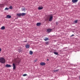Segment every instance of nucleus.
I'll list each match as a JSON object with an SVG mask.
<instances>
[{"mask_svg":"<svg viewBox=\"0 0 80 80\" xmlns=\"http://www.w3.org/2000/svg\"><path fill=\"white\" fill-rule=\"evenodd\" d=\"M78 1V0H72V2L73 3H75L77 2Z\"/></svg>","mask_w":80,"mask_h":80,"instance_id":"nucleus-4","label":"nucleus"},{"mask_svg":"<svg viewBox=\"0 0 80 80\" xmlns=\"http://www.w3.org/2000/svg\"><path fill=\"white\" fill-rule=\"evenodd\" d=\"M27 74H23V75H22V76H27Z\"/></svg>","mask_w":80,"mask_h":80,"instance_id":"nucleus-23","label":"nucleus"},{"mask_svg":"<svg viewBox=\"0 0 80 80\" xmlns=\"http://www.w3.org/2000/svg\"><path fill=\"white\" fill-rule=\"evenodd\" d=\"M56 24L57 25H58V23L56 22Z\"/></svg>","mask_w":80,"mask_h":80,"instance_id":"nucleus-27","label":"nucleus"},{"mask_svg":"<svg viewBox=\"0 0 80 80\" xmlns=\"http://www.w3.org/2000/svg\"><path fill=\"white\" fill-rule=\"evenodd\" d=\"M22 11H25V8H24L23 9H22Z\"/></svg>","mask_w":80,"mask_h":80,"instance_id":"nucleus-21","label":"nucleus"},{"mask_svg":"<svg viewBox=\"0 0 80 80\" xmlns=\"http://www.w3.org/2000/svg\"><path fill=\"white\" fill-rule=\"evenodd\" d=\"M11 67V66L10 65L7 64L6 65V67L8 68V67Z\"/></svg>","mask_w":80,"mask_h":80,"instance_id":"nucleus-11","label":"nucleus"},{"mask_svg":"<svg viewBox=\"0 0 80 80\" xmlns=\"http://www.w3.org/2000/svg\"><path fill=\"white\" fill-rule=\"evenodd\" d=\"M43 9V8H40V7H39L38 8V10H42Z\"/></svg>","mask_w":80,"mask_h":80,"instance_id":"nucleus-17","label":"nucleus"},{"mask_svg":"<svg viewBox=\"0 0 80 80\" xmlns=\"http://www.w3.org/2000/svg\"><path fill=\"white\" fill-rule=\"evenodd\" d=\"M25 47H26V48H30V45L28 44L26 45V46H25Z\"/></svg>","mask_w":80,"mask_h":80,"instance_id":"nucleus-6","label":"nucleus"},{"mask_svg":"<svg viewBox=\"0 0 80 80\" xmlns=\"http://www.w3.org/2000/svg\"><path fill=\"white\" fill-rule=\"evenodd\" d=\"M24 42H27V41H25Z\"/></svg>","mask_w":80,"mask_h":80,"instance_id":"nucleus-31","label":"nucleus"},{"mask_svg":"<svg viewBox=\"0 0 80 80\" xmlns=\"http://www.w3.org/2000/svg\"><path fill=\"white\" fill-rule=\"evenodd\" d=\"M52 18H53V16H51L49 17V22L51 21L52 20Z\"/></svg>","mask_w":80,"mask_h":80,"instance_id":"nucleus-2","label":"nucleus"},{"mask_svg":"<svg viewBox=\"0 0 80 80\" xmlns=\"http://www.w3.org/2000/svg\"><path fill=\"white\" fill-rule=\"evenodd\" d=\"M5 29V27L4 26H3L1 28V29L4 30Z\"/></svg>","mask_w":80,"mask_h":80,"instance_id":"nucleus-14","label":"nucleus"},{"mask_svg":"<svg viewBox=\"0 0 80 80\" xmlns=\"http://www.w3.org/2000/svg\"><path fill=\"white\" fill-rule=\"evenodd\" d=\"M46 63L44 62H42L40 63V65L41 66H44L45 65Z\"/></svg>","mask_w":80,"mask_h":80,"instance_id":"nucleus-7","label":"nucleus"},{"mask_svg":"<svg viewBox=\"0 0 80 80\" xmlns=\"http://www.w3.org/2000/svg\"><path fill=\"white\" fill-rule=\"evenodd\" d=\"M47 61H48V60H49V59H47Z\"/></svg>","mask_w":80,"mask_h":80,"instance_id":"nucleus-30","label":"nucleus"},{"mask_svg":"<svg viewBox=\"0 0 80 80\" xmlns=\"http://www.w3.org/2000/svg\"><path fill=\"white\" fill-rule=\"evenodd\" d=\"M59 71V69H58L57 70H54V72H57Z\"/></svg>","mask_w":80,"mask_h":80,"instance_id":"nucleus-20","label":"nucleus"},{"mask_svg":"<svg viewBox=\"0 0 80 80\" xmlns=\"http://www.w3.org/2000/svg\"><path fill=\"white\" fill-rule=\"evenodd\" d=\"M49 40L48 38H45V39H44V40L45 41H47V40Z\"/></svg>","mask_w":80,"mask_h":80,"instance_id":"nucleus-16","label":"nucleus"},{"mask_svg":"<svg viewBox=\"0 0 80 80\" xmlns=\"http://www.w3.org/2000/svg\"><path fill=\"white\" fill-rule=\"evenodd\" d=\"M37 61V59H36V60H34V62H36Z\"/></svg>","mask_w":80,"mask_h":80,"instance_id":"nucleus-26","label":"nucleus"},{"mask_svg":"<svg viewBox=\"0 0 80 80\" xmlns=\"http://www.w3.org/2000/svg\"><path fill=\"white\" fill-rule=\"evenodd\" d=\"M45 43L46 44H48V43H49V42H45Z\"/></svg>","mask_w":80,"mask_h":80,"instance_id":"nucleus-25","label":"nucleus"},{"mask_svg":"<svg viewBox=\"0 0 80 80\" xmlns=\"http://www.w3.org/2000/svg\"><path fill=\"white\" fill-rule=\"evenodd\" d=\"M52 30L50 29H47V31L48 32H50L52 31Z\"/></svg>","mask_w":80,"mask_h":80,"instance_id":"nucleus-8","label":"nucleus"},{"mask_svg":"<svg viewBox=\"0 0 80 80\" xmlns=\"http://www.w3.org/2000/svg\"><path fill=\"white\" fill-rule=\"evenodd\" d=\"M12 65L13 66V69L14 70L16 68V66L15 64L14 63H13Z\"/></svg>","mask_w":80,"mask_h":80,"instance_id":"nucleus-5","label":"nucleus"},{"mask_svg":"<svg viewBox=\"0 0 80 80\" xmlns=\"http://www.w3.org/2000/svg\"><path fill=\"white\" fill-rule=\"evenodd\" d=\"M15 62H16V64H17V63H18V64H19L20 62V61L19 60H16L15 61Z\"/></svg>","mask_w":80,"mask_h":80,"instance_id":"nucleus-3","label":"nucleus"},{"mask_svg":"<svg viewBox=\"0 0 80 80\" xmlns=\"http://www.w3.org/2000/svg\"><path fill=\"white\" fill-rule=\"evenodd\" d=\"M78 20H76L75 21H74V23H77L78 22Z\"/></svg>","mask_w":80,"mask_h":80,"instance_id":"nucleus-22","label":"nucleus"},{"mask_svg":"<svg viewBox=\"0 0 80 80\" xmlns=\"http://www.w3.org/2000/svg\"><path fill=\"white\" fill-rule=\"evenodd\" d=\"M1 50H2L0 48V52H1Z\"/></svg>","mask_w":80,"mask_h":80,"instance_id":"nucleus-29","label":"nucleus"},{"mask_svg":"<svg viewBox=\"0 0 80 80\" xmlns=\"http://www.w3.org/2000/svg\"><path fill=\"white\" fill-rule=\"evenodd\" d=\"M9 8L10 9H12V6H10Z\"/></svg>","mask_w":80,"mask_h":80,"instance_id":"nucleus-24","label":"nucleus"},{"mask_svg":"<svg viewBox=\"0 0 80 80\" xmlns=\"http://www.w3.org/2000/svg\"><path fill=\"white\" fill-rule=\"evenodd\" d=\"M17 16L18 17H20L21 16V13L17 14Z\"/></svg>","mask_w":80,"mask_h":80,"instance_id":"nucleus-13","label":"nucleus"},{"mask_svg":"<svg viewBox=\"0 0 80 80\" xmlns=\"http://www.w3.org/2000/svg\"><path fill=\"white\" fill-rule=\"evenodd\" d=\"M79 78H80V76H79Z\"/></svg>","mask_w":80,"mask_h":80,"instance_id":"nucleus-32","label":"nucleus"},{"mask_svg":"<svg viewBox=\"0 0 80 80\" xmlns=\"http://www.w3.org/2000/svg\"><path fill=\"white\" fill-rule=\"evenodd\" d=\"M6 62L5 60L3 58H0V62L2 63H4Z\"/></svg>","mask_w":80,"mask_h":80,"instance_id":"nucleus-1","label":"nucleus"},{"mask_svg":"<svg viewBox=\"0 0 80 80\" xmlns=\"http://www.w3.org/2000/svg\"><path fill=\"white\" fill-rule=\"evenodd\" d=\"M74 36V35H73V34H72V35H71V37H72V36Z\"/></svg>","mask_w":80,"mask_h":80,"instance_id":"nucleus-28","label":"nucleus"},{"mask_svg":"<svg viewBox=\"0 0 80 80\" xmlns=\"http://www.w3.org/2000/svg\"><path fill=\"white\" fill-rule=\"evenodd\" d=\"M33 54V52L32 51H29V54H30V55H32Z\"/></svg>","mask_w":80,"mask_h":80,"instance_id":"nucleus-15","label":"nucleus"},{"mask_svg":"<svg viewBox=\"0 0 80 80\" xmlns=\"http://www.w3.org/2000/svg\"><path fill=\"white\" fill-rule=\"evenodd\" d=\"M21 16H23L26 15V13H21Z\"/></svg>","mask_w":80,"mask_h":80,"instance_id":"nucleus-10","label":"nucleus"},{"mask_svg":"<svg viewBox=\"0 0 80 80\" xmlns=\"http://www.w3.org/2000/svg\"><path fill=\"white\" fill-rule=\"evenodd\" d=\"M53 53L55 54H56V55H58V53L57 52H53Z\"/></svg>","mask_w":80,"mask_h":80,"instance_id":"nucleus-18","label":"nucleus"},{"mask_svg":"<svg viewBox=\"0 0 80 80\" xmlns=\"http://www.w3.org/2000/svg\"><path fill=\"white\" fill-rule=\"evenodd\" d=\"M41 23H40V22H38L37 23V24H36V26H39L41 25Z\"/></svg>","mask_w":80,"mask_h":80,"instance_id":"nucleus-9","label":"nucleus"},{"mask_svg":"<svg viewBox=\"0 0 80 80\" xmlns=\"http://www.w3.org/2000/svg\"><path fill=\"white\" fill-rule=\"evenodd\" d=\"M6 17L8 18H11V16L10 15H7Z\"/></svg>","mask_w":80,"mask_h":80,"instance_id":"nucleus-12","label":"nucleus"},{"mask_svg":"<svg viewBox=\"0 0 80 80\" xmlns=\"http://www.w3.org/2000/svg\"><path fill=\"white\" fill-rule=\"evenodd\" d=\"M9 9V8H6L5 9V10H8Z\"/></svg>","mask_w":80,"mask_h":80,"instance_id":"nucleus-19","label":"nucleus"}]
</instances>
